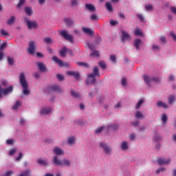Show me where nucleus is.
<instances>
[{"label": "nucleus", "instance_id": "9", "mask_svg": "<svg viewBox=\"0 0 176 176\" xmlns=\"http://www.w3.org/2000/svg\"><path fill=\"white\" fill-rule=\"evenodd\" d=\"M49 90H50V91H56V93H61V91H63V89L57 85L50 86Z\"/></svg>", "mask_w": 176, "mask_h": 176}, {"label": "nucleus", "instance_id": "33", "mask_svg": "<svg viewBox=\"0 0 176 176\" xmlns=\"http://www.w3.org/2000/svg\"><path fill=\"white\" fill-rule=\"evenodd\" d=\"M106 8L107 9V10H109V12H112L113 8H112V5H111V3L109 2L106 3Z\"/></svg>", "mask_w": 176, "mask_h": 176}, {"label": "nucleus", "instance_id": "4", "mask_svg": "<svg viewBox=\"0 0 176 176\" xmlns=\"http://www.w3.org/2000/svg\"><path fill=\"white\" fill-rule=\"evenodd\" d=\"M53 162L54 164H56V166H63V164H65V166H69L71 164V162H69V161L67 160L60 161L58 160L57 157H54Z\"/></svg>", "mask_w": 176, "mask_h": 176}, {"label": "nucleus", "instance_id": "5", "mask_svg": "<svg viewBox=\"0 0 176 176\" xmlns=\"http://www.w3.org/2000/svg\"><path fill=\"white\" fill-rule=\"evenodd\" d=\"M25 21L27 23V27L28 28H29V30H32L33 28H38V23H36V21H31L27 18L25 19Z\"/></svg>", "mask_w": 176, "mask_h": 176}, {"label": "nucleus", "instance_id": "56", "mask_svg": "<svg viewBox=\"0 0 176 176\" xmlns=\"http://www.w3.org/2000/svg\"><path fill=\"white\" fill-rule=\"evenodd\" d=\"M6 144H8V145H12L13 144V140L12 139H8L6 140Z\"/></svg>", "mask_w": 176, "mask_h": 176}, {"label": "nucleus", "instance_id": "41", "mask_svg": "<svg viewBox=\"0 0 176 176\" xmlns=\"http://www.w3.org/2000/svg\"><path fill=\"white\" fill-rule=\"evenodd\" d=\"M105 129V127L104 126H100L99 129H96L95 133L96 134H98L99 133H102V130H104Z\"/></svg>", "mask_w": 176, "mask_h": 176}, {"label": "nucleus", "instance_id": "6", "mask_svg": "<svg viewBox=\"0 0 176 176\" xmlns=\"http://www.w3.org/2000/svg\"><path fill=\"white\" fill-rule=\"evenodd\" d=\"M60 35L64 38V39H66V41H69V42H72L74 41V36L68 34L65 30L60 31Z\"/></svg>", "mask_w": 176, "mask_h": 176}, {"label": "nucleus", "instance_id": "60", "mask_svg": "<svg viewBox=\"0 0 176 176\" xmlns=\"http://www.w3.org/2000/svg\"><path fill=\"white\" fill-rule=\"evenodd\" d=\"M21 157H23V153H20L19 155V157H17L16 158V160L19 161V160H21Z\"/></svg>", "mask_w": 176, "mask_h": 176}, {"label": "nucleus", "instance_id": "57", "mask_svg": "<svg viewBox=\"0 0 176 176\" xmlns=\"http://www.w3.org/2000/svg\"><path fill=\"white\" fill-rule=\"evenodd\" d=\"M96 43L100 44V43H101V42H102V39H101L100 37H98V38L96 39Z\"/></svg>", "mask_w": 176, "mask_h": 176}, {"label": "nucleus", "instance_id": "23", "mask_svg": "<svg viewBox=\"0 0 176 176\" xmlns=\"http://www.w3.org/2000/svg\"><path fill=\"white\" fill-rule=\"evenodd\" d=\"M14 21H16V17L12 16L10 19H8L7 24H8V25H13V24H14Z\"/></svg>", "mask_w": 176, "mask_h": 176}, {"label": "nucleus", "instance_id": "2", "mask_svg": "<svg viewBox=\"0 0 176 176\" xmlns=\"http://www.w3.org/2000/svg\"><path fill=\"white\" fill-rule=\"evenodd\" d=\"M95 76H100V69L98 67H95L93 70V74H90L88 75V78L90 80H86L85 83L86 85H94L96 83V78Z\"/></svg>", "mask_w": 176, "mask_h": 176}, {"label": "nucleus", "instance_id": "18", "mask_svg": "<svg viewBox=\"0 0 176 176\" xmlns=\"http://www.w3.org/2000/svg\"><path fill=\"white\" fill-rule=\"evenodd\" d=\"M54 152L56 155H63V153H64V151L58 147H55L54 148Z\"/></svg>", "mask_w": 176, "mask_h": 176}, {"label": "nucleus", "instance_id": "38", "mask_svg": "<svg viewBox=\"0 0 176 176\" xmlns=\"http://www.w3.org/2000/svg\"><path fill=\"white\" fill-rule=\"evenodd\" d=\"M30 173H31V170H28L23 172L19 176H30Z\"/></svg>", "mask_w": 176, "mask_h": 176}, {"label": "nucleus", "instance_id": "49", "mask_svg": "<svg viewBox=\"0 0 176 176\" xmlns=\"http://www.w3.org/2000/svg\"><path fill=\"white\" fill-rule=\"evenodd\" d=\"M56 78L59 80H64V76H63L61 74H57Z\"/></svg>", "mask_w": 176, "mask_h": 176}, {"label": "nucleus", "instance_id": "11", "mask_svg": "<svg viewBox=\"0 0 176 176\" xmlns=\"http://www.w3.org/2000/svg\"><path fill=\"white\" fill-rule=\"evenodd\" d=\"M85 9L89 12H91L92 13L97 10L96 7L91 3H86L85 4Z\"/></svg>", "mask_w": 176, "mask_h": 176}, {"label": "nucleus", "instance_id": "44", "mask_svg": "<svg viewBox=\"0 0 176 176\" xmlns=\"http://www.w3.org/2000/svg\"><path fill=\"white\" fill-rule=\"evenodd\" d=\"M24 3H25V0H20L19 2V3H18V5H17V6H18L19 8H21V6H23V5Z\"/></svg>", "mask_w": 176, "mask_h": 176}, {"label": "nucleus", "instance_id": "22", "mask_svg": "<svg viewBox=\"0 0 176 176\" xmlns=\"http://www.w3.org/2000/svg\"><path fill=\"white\" fill-rule=\"evenodd\" d=\"M65 23L67 27H71L74 24V21L70 19H65Z\"/></svg>", "mask_w": 176, "mask_h": 176}, {"label": "nucleus", "instance_id": "14", "mask_svg": "<svg viewBox=\"0 0 176 176\" xmlns=\"http://www.w3.org/2000/svg\"><path fill=\"white\" fill-rule=\"evenodd\" d=\"M50 112H52V108L50 107H44L41 110V115H49Z\"/></svg>", "mask_w": 176, "mask_h": 176}, {"label": "nucleus", "instance_id": "30", "mask_svg": "<svg viewBox=\"0 0 176 176\" xmlns=\"http://www.w3.org/2000/svg\"><path fill=\"white\" fill-rule=\"evenodd\" d=\"M118 130V129H119V125L118 124H113V125H110L108 126V129L109 130Z\"/></svg>", "mask_w": 176, "mask_h": 176}, {"label": "nucleus", "instance_id": "34", "mask_svg": "<svg viewBox=\"0 0 176 176\" xmlns=\"http://www.w3.org/2000/svg\"><path fill=\"white\" fill-rule=\"evenodd\" d=\"M157 105H158L159 107H162V108H167V107H168L166 103H164V102H162V101H158V102H157Z\"/></svg>", "mask_w": 176, "mask_h": 176}, {"label": "nucleus", "instance_id": "48", "mask_svg": "<svg viewBox=\"0 0 176 176\" xmlns=\"http://www.w3.org/2000/svg\"><path fill=\"white\" fill-rule=\"evenodd\" d=\"M71 4L72 6H78V0H72Z\"/></svg>", "mask_w": 176, "mask_h": 176}, {"label": "nucleus", "instance_id": "20", "mask_svg": "<svg viewBox=\"0 0 176 176\" xmlns=\"http://www.w3.org/2000/svg\"><path fill=\"white\" fill-rule=\"evenodd\" d=\"M71 94L73 97H74V98H80V94L76 91L75 90H72Z\"/></svg>", "mask_w": 176, "mask_h": 176}, {"label": "nucleus", "instance_id": "21", "mask_svg": "<svg viewBox=\"0 0 176 176\" xmlns=\"http://www.w3.org/2000/svg\"><path fill=\"white\" fill-rule=\"evenodd\" d=\"M25 12L28 16H32V8L30 7H25Z\"/></svg>", "mask_w": 176, "mask_h": 176}, {"label": "nucleus", "instance_id": "58", "mask_svg": "<svg viewBox=\"0 0 176 176\" xmlns=\"http://www.w3.org/2000/svg\"><path fill=\"white\" fill-rule=\"evenodd\" d=\"M153 50H154L155 52H157V50H159V45H153L152 47Z\"/></svg>", "mask_w": 176, "mask_h": 176}, {"label": "nucleus", "instance_id": "47", "mask_svg": "<svg viewBox=\"0 0 176 176\" xmlns=\"http://www.w3.org/2000/svg\"><path fill=\"white\" fill-rule=\"evenodd\" d=\"M145 8L146 9V10H152L153 9V6H152V5L149 4V5H146L145 6Z\"/></svg>", "mask_w": 176, "mask_h": 176}, {"label": "nucleus", "instance_id": "1", "mask_svg": "<svg viewBox=\"0 0 176 176\" xmlns=\"http://www.w3.org/2000/svg\"><path fill=\"white\" fill-rule=\"evenodd\" d=\"M19 79L21 83V86H22L24 96H28V94H30V90H28V82L25 78V74H24L23 72H21L19 76Z\"/></svg>", "mask_w": 176, "mask_h": 176}, {"label": "nucleus", "instance_id": "55", "mask_svg": "<svg viewBox=\"0 0 176 176\" xmlns=\"http://www.w3.org/2000/svg\"><path fill=\"white\" fill-rule=\"evenodd\" d=\"M14 153H16V149L15 148L11 149L9 152V155H10V156L14 155Z\"/></svg>", "mask_w": 176, "mask_h": 176}, {"label": "nucleus", "instance_id": "27", "mask_svg": "<svg viewBox=\"0 0 176 176\" xmlns=\"http://www.w3.org/2000/svg\"><path fill=\"white\" fill-rule=\"evenodd\" d=\"M173 101H175V96L174 95H170L168 96V104H173Z\"/></svg>", "mask_w": 176, "mask_h": 176}, {"label": "nucleus", "instance_id": "59", "mask_svg": "<svg viewBox=\"0 0 176 176\" xmlns=\"http://www.w3.org/2000/svg\"><path fill=\"white\" fill-rule=\"evenodd\" d=\"M160 140H162V137H160L159 135H157L155 138V141H160Z\"/></svg>", "mask_w": 176, "mask_h": 176}, {"label": "nucleus", "instance_id": "28", "mask_svg": "<svg viewBox=\"0 0 176 176\" xmlns=\"http://www.w3.org/2000/svg\"><path fill=\"white\" fill-rule=\"evenodd\" d=\"M68 48L67 47H63L60 51V54L62 57H64L65 56V53L67 52Z\"/></svg>", "mask_w": 176, "mask_h": 176}, {"label": "nucleus", "instance_id": "35", "mask_svg": "<svg viewBox=\"0 0 176 176\" xmlns=\"http://www.w3.org/2000/svg\"><path fill=\"white\" fill-rule=\"evenodd\" d=\"M142 104H144L143 99L138 101V104H136V107H135L136 109H140V108H141V105H142Z\"/></svg>", "mask_w": 176, "mask_h": 176}, {"label": "nucleus", "instance_id": "24", "mask_svg": "<svg viewBox=\"0 0 176 176\" xmlns=\"http://www.w3.org/2000/svg\"><path fill=\"white\" fill-rule=\"evenodd\" d=\"M135 116L137 119H143L144 114H142L140 111H136Z\"/></svg>", "mask_w": 176, "mask_h": 176}, {"label": "nucleus", "instance_id": "42", "mask_svg": "<svg viewBox=\"0 0 176 176\" xmlns=\"http://www.w3.org/2000/svg\"><path fill=\"white\" fill-rule=\"evenodd\" d=\"M162 119L163 123H167L168 118L166 114H162Z\"/></svg>", "mask_w": 176, "mask_h": 176}, {"label": "nucleus", "instance_id": "25", "mask_svg": "<svg viewBox=\"0 0 176 176\" xmlns=\"http://www.w3.org/2000/svg\"><path fill=\"white\" fill-rule=\"evenodd\" d=\"M54 41L50 37H46L44 38V42L48 45L53 43Z\"/></svg>", "mask_w": 176, "mask_h": 176}, {"label": "nucleus", "instance_id": "7", "mask_svg": "<svg viewBox=\"0 0 176 176\" xmlns=\"http://www.w3.org/2000/svg\"><path fill=\"white\" fill-rule=\"evenodd\" d=\"M52 60L53 61H54L55 63H56V64H58V65H59V67H68V63H63V60H61V59L58 58V57L54 56L52 57Z\"/></svg>", "mask_w": 176, "mask_h": 176}, {"label": "nucleus", "instance_id": "45", "mask_svg": "<svg viewBox=\"0 0 176 176\" xmlns=\"http://www.w3.org/2000/svg\"><path fill=\"white\" fill-rule=\"evenodd\" d=\"M121 83L122 86H127V80H126V78H122Z\"/></svg>", "mask_w": 176, "mask_h": 176}, {"label": "nucleus", "instance_id": "64", "mask_svg": "<svg viewBox=\"0 0 176 176\" xmlns=\"http://www.w3.org/2000/svg\"><path fill=\"white\" fill-rule=\"evenodd\" d=\"M12 174H13V171L9 170V171H8V172L5 174V175H6V176H10V175H12Z\"/></svg>", "mask_w": 176, "mask_h": 176}, {"label": "nucleus", "instance_id": "51", "mask_svg": "<svg viewBox=\"0 0 176 176\" xmlns=\"http://www.w3.org/2000/svg\"><path fill=\"white\" fill-rule=\"evenodd\" d=\"M110 58H111V61H112L113 63H116V56H115V55H111V56H110Z\"/></svg>", "mask_w": 176, "mask_h": 176}, {"label": "nucleus", "instance_id": "53", "mask_svg": "<svg viewBox=\"0 0 176 176\" xmlns=\"http://www.w3.org/2000/svg\"><path fill=\"white\" fill-rule=\"evenodd\" d=\"M137 16L138 17V19L140 20V21H144V16H142V14H138Z\"/></svg>", "mask_w": 176, "mask_h": 176}, {"label": "nucleus", "instance_id": "17", "mask_svg": "<svg viewBox=\"0 0 176 176\" xmlns=\"http://www.w3.org/2000/svg\"><path fill=\"white\" fill-rule=\"evenodd\" d=\"M122 41H128V39H130V34H129L127 32L122 30Z\"/></svg>", "mask_w": 176, "mask_h": 176}, {"label": "nucleus", "instance_id": "61", "mask_svg": "<svg viewBox=\"0 0 176 176\" xmlns=\"http://www.w3.org/2000/svg\"><path fill=\"white\" fill-rule=\"evenodd\" d=\"M170 10L172 13H174V14H176V8L175 7H170Z\"/></svg>", "mask_w": 176, "mask_h": 176}, {"label": "nucleus", "instance_id": "32", "mask_svg": "<svg viewBox=\"0 0 176 176\" xmlns=\"http://www.w3.org/2000/svg\"><path fill=\"white\" fill-rule=\"evenodd\" d=\"M78 65L80 67H85V68L89 67V64L83 62H77Z\"/></svg>", "mask_w": 176, "mask_h": 176}, {"label": "nucleus", "instance_id": "16", "mask_svg": "<svg viewBox=\"0 0 176 176\" xmlns=\"http://www.w3.org/2000/svg\"><path fill=\"white\" fill-rule=\"evenodd\" d=\"M37 65L38 67L39 71H41V72H45V71H46V66L45 65V64L42 62H38L37 63Z\"/></svg>", "mask_w": 176, "mask_h": 176}, {"label": "nucleus", "instance_id": "36", "mask_svg": "<svg viewBox=\"0 0 176 176\" xmlns=\"http://www.w3.org/2000/svg\"><path fill=\"white\" fill-rule=\"evenodd\" d=\"M121 148L123 151H125V149H127L129 148V146L127 145V142H124L122 143Z\"/></svg>", "mask_w": 176, "mask_h": 176}, {"label": "nucleus", "instance_id": "63", "mask_svg": "<svg viewBox=\"0 0 176 176\" xmlns=\"http://www.w3.org/2000/svg\"><path fill=\"white\" fill-rule=\"evenodd\" d=\"M141 43V39L138 38L135 40V45H140Z\"/></svg>", "mask_w": 176, "mask_h": 176}, {"label": "nucleus", "instance_id": "26", "mask_svg": "<svg viewBox=\"0 0 176 176\" xmlns=\"http://www.w3.org/2000/svg\"><path fill=\"white\" fill-rule=\"evenodd\" d=\"M19 107H21V102L19 100H16L14 105L12 107V109L14 111H16V109H19Z\"/></svg>", "mask_w": 176, "mask_h": 176}, {"label": "nucleus", "instance_id": "10", "mask_svg": "<svg viewBox=\"0 0 176 176\" xmlns=\"http://www.w3.org/2000/svg\"><path fill=\"white\" fill-rule=\"evenodd\" d=\"M100 147L102 148L105 153L109 154L111 153V148L107 146V144L104 142L100 143Z\"/></svg>", "mask_w": 176, "mask_h": 176}, {"label": "nucleus", "instance_id": "19", "mask_svg": "<svg viewBox=\"0 0 176 176\" xmlns=\"http://www.w3.org/2000/svg\"><path fill=\"white\" fill-rule=\"evenodd\" d=\"M134 34L136 36H142V30H141V29H138V28H136L134 31Z\"/></svg>", "mask_w": 176, "mask_h": 176}, {"label": "nucleus", "instance_id": "13", "mask_svg": "<svg viewBox=\"0 0 176 176\" xmlns=\"http://www.w3.org/2000/svg\"><path fill=\"white\" fill-rule=\"evenodd\" d=\"M171 162V160L170 159H168V160H164V159H159L157 160V163L160 165V166H163L164 164H168L169 163Z\"/></svg>", "mask_w": 176, "mask_h": 176}, {"label": "nucleus", "instance_id": "52", "mask_svg": "<svg viewBox=\"0 0 176 176\" xmlns=\"http://www.w3.org/2000/svg\"><path fill=\"white\" fill-rule=\"evenodd\" d=\"M168 80L170 82H173V80H175V78H174V75L170 74L168 78Z\"/></svg>", "mask_w": 176, "mask_h": 176}, {"label": "nucleus", "instance_id": "43", "mask_svg": "<svg viewBox=\"0 0 176 176\" xmlns=\"http://www.w3.org/2000/svg\"><path fill=\"white\" fill-rule=\"evenodd\" d=\"M1 34L3 35V36H8L9 35V32H6L5 30H1Z\"/></svg>", "mask_w": 176, "mask_h": 176}, {"label": "nucleus", "instance_id": "39", "mask_svg": "<svg viewBox=\"0 0 176 176\" xmlns=\"http://www.w3.org/2000/svg\"><path fill=\"white\" fill-rule=\"evenodd\" d=\"M38 163L39 164H43V166H46L47 164V162L45 161L44 160L42 159H38Z\"/></svg>", "mask_w": 176, "mask_h": 176}, {"label": "nucleus", "instance_id": "50", "mask_svg": "<svg viewBox=\"0 0 176 176\" xmlns=\"http://www.w3.org/2000/svg\"><path fill=\"white\" fill-rule=\"evenodd\" d=\"M110 24L114 27V25H116V24H119V21H111Z\"/></svg>", "mask_w": 176, "mask_h": 176}, {"label": "nucleus", "instance_id": "40", "mask_svg": "<svg viewBox=\"0 0 176 176\" xmlns=\"http://www.w3.org/2000/svg\"><path fill=\"white\" fill-rule=\"evenodd\" d=\"M99 65H100V67H102V69L107 68V65L105 64V62H104V61H100V62H99Z\"/></svg>", "mask_w": 176, "mask_h": 176}, {"label": "nucleus", "instance_id": "8", "mask_svg": "<svg viewBox=\"0 0 176 176\" xmlns=\"http://www.w3.org/2000/svg\"><path fill=\"white\" fill-rule=\"evenodd\" d=\"M67 74L69 76H74V78L76 80H79V78L80 76V75L79 74L78 72H74V71H69L67 72Z\"/></svg>", "mask_w": 176, "mask_h": 176}, {"label": "nucleus", "instance_id": "62", "mask_svg": "<svg viewBox=\"0 0 176 176\" xmlns=\"http://www.w3.org/2000/svg\"><path fill=\"white\" fill-rule=\"evenodd\" d=\"M90 19H91V20H97V15H96V14H92V15H91Z\"/></svg>", "mask_w": 176, "mask_h": 176}, {"label": "nucleus", "instance_id": "46", "mask_svg": "<svg viewBox=\"0 0 176 176\" xmlns=\"http://www.w3.org/2000/svg\"><path fill=\"white\" fill-rule=\"evenodd\" d=\"M160 41H161V42H162V43H165V42H166V36H160Z\"/></svg>", "mask_w": 176, "mask_h": 176}, {"label": "nucleus", "instance_id": "3", "mask_svg": "<svg viewBox=\"0 0 176 176\" xmlns=\"http://www.w3.org/2000/svg\"><path fill=\"white\" fill-rule=\"evenodd\" d=\"M144 80L148 86H151V82H155V83H160V78L159 77H149L147 75L144 76Z\"/></svg>", "mask_w": 176, "mask_h": 176}, {"label": "nucleus", "instance_id": "12", "mask_svg": "<svg viewBox=\"0 0 176 176\" xmlns=\"http://www.w3.org/2000/svg\"><path fill=\"white\" fill-rule=\"evenodd\" d=\"M82 31L85 34H87V35H89V36L94 35V31L91 30V29L89 28H82Z\"/></svg>", "mask_w": 176, "mask_h": 176}, {"label": "nucleus", "instance_id": "31", "mask_svg": "<svg viewBox=\"0 0 176 176\" xmlns=\"http://www.w3.org/2000/svg\"><path fill=\"white\" fill-rule=\"evenodd\" d=\"M7 58L9 65H13V64H14V58H11L10 56H8Z\"/></svg>", "mask_w": 176, "mask_h": 176}, {"label": "nucleus", "instance_id": "29", "mask_svg": "<svg viewBox=\"0 0 176 176\" xmlns=\"http://www.w3.org/2000/svg\"><path fill=\"white\" fill-rule=\"evenodd\" d=\"M90 56L91 57H100V53H98V51L94 50L90 54Z\"/></svg>", "mask_w": 176, "mask_h": 176}, {"label": "nucleus", "instance_id": "15", "mask_svg": "<svg viewBox=\"0 0 176 176\" xmlns=\"http://www.w3.org/2000/svg\"><path fill=\"white\" fill-rule=\"evenodd\" d=\"M35 50H36V49L34 45H29V47L28 48V52L29 54L34 56V54H35Z\"/></svg>", "mask_w": 176, "mask_h": 176}, {"label": "nucleus", "instance_id": "37", "mask_svg": "<svg viewBox=\"0 0 176 176\" xmlns=\"http://www.w3.org/2000/svg\"><path fill=\"white\" fill-rule=\"evenodd\" d=\"M67 142L68 144H69V145H72V144H74L75 142V138L74 137H71L67 140Z\"/></svg>", "mask_w": 176, "mask_h": 176}, {"label": "nucleus", "instance_id": "54", "mask_svg": "<svg viewBox=\"0 0 176 176\" xmlns=\"http://www.w3.org/2000/svg\"><path fill=\"white\" fill-rule=\"evenodd\" d=\"M170 35L172 36L173 41H176V34H174V32H170Z\"/></svg>", "mask_w": 176, "mask_h": 176}]
</instances>
